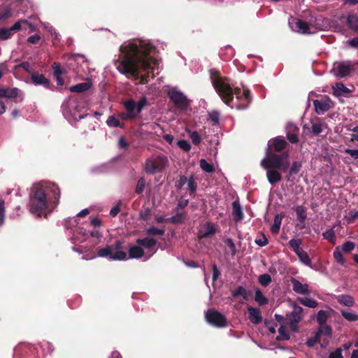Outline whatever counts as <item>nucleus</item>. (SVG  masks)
Returning <instances> with one entry per match:
<instances>
[{"mask_svg": "<svg viewBox=\"0 0 358 358\" xmlns=\"http://www.w3.org/2000/svg\"><path fill=\"white\" fill-rule=\"evenodd\" d=\"M12 16V11L9 8H4L0 10V21H5Z\"/></svg>", "mask_w": 358, "mask_h": 358, "instance_id": "nucleus-53", "label": "nucleus"}, {"mask_svg": "<svg viewBox=\"0 0 358 358\" xmlns=\"http://www.w3.org/2000/svg\"><path fill=\"white\" fill-rule=\"evenodd\" d=\"M327 320V315L326 311L323 310H320L317 315V321L319 325L326 324V322Z\"/></svg>", "mask_w": 358, "mask_h": 358, "instance_id": "nucleus-50", "label": "nucleus"}, {"mask_svg": "<svg viewBox=\"0 0 358 358\" xmlns=\"http://www.w3.org/2000/svg\"><path fill=\"white\" fill-rule=\"evenodd\" d=\"M189 137H190L192 142L194 145H199L201 143V138L197 131H190Z\"/></svg>", "mask_w": 358, "mask_h": 358, "instance_id": "nucleus-56", "label": "nucleus"}, {"mask_svg": "<svg viewBox=\"0 0 358 358\" xmlns=\"http://www.w3.org/2000/svg\"><path fill=\"white\" fill-rule=\"evenodd\" d=\"M136 244L140 245V247L152 249L156 245L157 241L153 238L145 237L144 238H138Z\"/></svg>", "mask_w": 358, "mask_h": 358, "instance_id": "nucleus-22", "label": "nucleus"}, {"mask_svg": "<svg viewBox=\"0 0 358 358\" xmlns=\"http://www.w3.org/2000/svg\"><path fill=\"white\" fill-rule=\"evenodd\" d=\"M287 134L286 137L289 142L295 144L299 142L298 135L295 133L299 131V128L293 123H289L287 125Z\"/></svg>", "mask_w": 358, "mask_h": 358, "instance_id": "nucleus-16", "label": "nucleus"}, {"mask_svg": "<svg viewBox=\"0 0 358 358\" xmlns=\"http://www.w3.org/2000/svg\"><path fill=\"white\" fill-rule=\"evenodd\" d=\"M30 80L34 85H41L45 88H50V80L43 74L33 71L31 73Z\"/></svg>", "mask_w": 358, "mask_h": 358, "instance_id": "nucleus-12", "label": "nucleus"}, {"mask_svg": "<svg viewBox=\"0 0 358 358\" xmlns=\"http://www.w3.org/2000/svg\"><path fill=\"white\" fill-rule=\"evenodd\" d=\"M224 243L229 248L231 255H235L236 254V245L231 238H227L224 240Z\"/></svg>", "mask_w": 358, "mask_h": 358, "instance_id": "nucleus-58", "label": "nucleus"}, {"mask_svg": "<svg viewBox=\"0 0 358 358\" xmlns=\"http://www.w3.org/2000/svg\"><path fill=\"white\" fill-rule=\"evenodd\" d=\"M289 151L282 154L273 153L268 157L263 159L261 166L266 169V178L271 185H274L282 180L280 171L287 172L290 166Z\"/></svg>", "mask_w": 358, "mask_h": 358, "instance_id": "nucleus-3", "label": "nucleus"}, {"mask_svg": "<svg viewBox=\"0 0 358 358\" xmlns=\"http://www.w3.org/2000/svg\"><path fill=\"white\" fill-rule=\"evenodd\" d=\"M355 248V243L352 241H346L345 242L341 247V251L343 252H352Z\"/></svg>", "mask_w": 358, "mask_h": 358, "instance_id": "nucleus-52", "label": "nucleus"}, {"mask_svg": "<svg viewBox=\"0 0 358 358\" xmlns=\"http://www.w3.org/2000/svg\"><path fill=\"white\" fill-rule=\"evenodd\" d=\"M296 27L299 30H301V32L303 34H310V27L307 22L301 20H298V21L296 22Z\"/></svg>", "mask_w": 358, "mask_h": 358, "instance_id": "nucleus-41", "label": "nucleus"}, {"mask_svg": "<svg viewBox=\"0 0 358 358\" xmlns=\"http://www.w3.org/2000/svg\"><path fill=\"white\" fill-rule=\"evenodd\" d=\"M188 178L185 176H182L180 177L179 180H176L175 182V186L178 189H180L185 183H187Z\"/></svg>", "mask_w": 358, "mask_h": 358, "instance_id": "nucleus-63", "label": "nucleus"}, {"mask_svg": "<svg viewBox=\"0 0 358 358\" xmlns=\"http://www.w3.org/2000/svg\"><path fill=\"white\" fill-rule=\"evenodd\" d=\"M310 133L313 136H317L322 131V124L320 122H312Z\"/></svg>", "mask_w": 358, "mask_h": 358, "instance_id": "nucleus-43", "label": "nucleus"}, {"mask_svg": "<svg viewBox=\"0 0 358 358\" xmlns=\"http://www.w3.org/2000/svg\"><path fill=\"white\" fill-rule=\"evenodd\" d=\"M60 197V189L54 183L34 185L29 194V210L33 214L41 217L47 209L48 203L57 205Z\"/></svg>", "mask_w": 358, "mask_h": 358, "instance_id": "nucleus-2", "label": "nucleus"}, {"mask_svg": "<svg viewBox=\"0 0 358 358\" xmlns=\"http://www.w3.org/2000/svg\"><path fill=\"white\" fill-rule=\"evenodd\" d=\"M278 333L279 335L276 338L278 341H287L290 338L287 329L283 325L280 326L278 329Z\"/></svg>", "mask_w": 358, "mask_h": 358, "instance_id": "nucleus-39", "label": "nucleus"}, {"mask_svg": "<svg viewBox=\"0 0 358 358\" xmlns=\"http://www.w3.org/2000/svg\"><path fill=\"white\" fill-rule=\"evenodd\" d=\"M154 50L152 45L141 40L138 44L129 43L122 45L119 57L115 62L117 70L123 75L138 78L141 70L147 71L150 69L154 58L150 55Z\"/></svg>", "mask_w": 358, "mask_h": 358, "instance_id": "nucleus-1", "label": "nucleus"}, {"mask_svg": "<svg viewBox=\"0 0 358 358\" xmlns=\"http://www.w3.org/2000/svg\"><path fill=\"white\" fill-rule=\"evenodd\" d=\"M13 33L10 29H0V40H7L13 36Z\"/></svg>", "mask_w": 358, "mask_h": 358, "instance_id": "nucleus-54", "label": "nucleus"}, {"mask_svg": "<svg viewBox=\"0 0 358 358\" xmlns=\"http://www.w3.org/2000/svg\"><path fill=\"white\" fill-rule=\"evenodd\" d=\"M271 281V276L268 273L262 274L259 276V282L264 287H267Z\"/></svg>", "mask_w": 358, "mask_h": 358, "instance_id": "nucleus-46", "label": "nucleus"}, {"mask_svg": "<svg viewBox=\"0 0 358 358\" xmlns=\"http://www.w3.org/2000/svg\"><path fill=\"white\" fill-rule=\"evenodd\" d=\"M187 182L190 195H194L197 189V183L196 182L193 175L188 178Z\"/></svg>", "mask_w": 358, "mask_h": 358, "instance_id": "nucleus-40", "label": "nucleus"}, {"mask_svg": "<svg viewBox=\"0 0 358 358\" xmlns=\"http://www.w3.org/2000/svg\"><path fill=\"white\" fill-rule=\"evenodd\" d=\"M337 301L340 304L345 306L352 307L355 304V300L352 296L347 294H341L337 297Z\"/></svg>", "mask_w": 358, "mask_h": 358, "instance_id": "nucleus-27", "label": "nucleus"}, {"mask_svg": "<svg viewBox=\"0 0 358 358\" xmlns=\"http://www.w3.org/2000/svg\"><path fill=\"white\" fill-rule=\"evenodd\" d=\"M185 217V214L182 212H180L178 208L175 209V215L169 218L168 221L173 224H180L183 222Z\"/></svg>", "mask_w": 358, "mask_h": 358, "instance_id": "nucleus-29", "label": "nucleus"}, {"mask_svg": "<svg viewBox=\"0 0 358 358\" xmlns=\"http://www.w3.org/2000/svg\"><path fill=\"white\" fill-rule=\"evenodd\" d=\"M269 142L270 149L275 152H282L289 146L285 138L280 136L272 138Z\"/></svg>", "mask_w": 358, "mask_h": 358, "instance_id": "nucleus-11", "label": "nucleus"}, {"mask_svg": "<svg viewBox=\"0 0 358 358\" xmlns=\"http://www.w3.org/2000/svg\"><path fill=\"white\" fill-rule=\"evenodd\" d=\"M205 317L206 321L214 327L222 328L227 326L226 317L216 310H208L206 313Z\"/></svg>", "mask_w": 358, "mask_h": 358, "instance_id": "nucleus-7", "label": "nucleus"}, {"mask_svg": "<svg viewBox=\"0 0 358 358\" xmlns=\"http://www.w3.org/2000/svg\"><path fill=\"white\" fill-rule=\"evenodd\" d=\"M346 24L354 32L358 34V16L350 14L347 17Z\"/></svg>", "mask_w": 358, "mask_h": 358, "instance_id": "nucleus-24", "label": "nucleus"}, {"mask_svg": "<svg viewBox=\"0 0 358 358\" xmlns=\"http://www.w3.org/2000/svg\"><path fill=\"white\" fill-rule=\"evenodd\" d=\"M216 225L213 222H206L199 231V238H206L215 234Z\"/></svg>", "mask_w": 358, "mask_h": 358, "instance_id": "nucleus-13", "label": "nucleus"}, {"mask_svg": "<svg viewBox=\"0 0 358 358\" xmlns=\"http://www.w3.org/2000/svg\"><path fill=\"white\" fill-rule=\"evenodd\" d=\"M201 169L207 173H213L215 171L214 166L208 163L206 159H201L199 162Z\"/></svg>", "mask_w": 358, "mask_h": 358, "instance_id": "nucleus-38", "label": "nucleus"}, {"mask_svg": "<svg viewBox=\"0 0 358 358\" xmlns=\"http://www.w3.org/2000/svg\"><path fill=\"white\" fill-rule=\"evenodd\" d=\"M296 255L301 262H302L303 264L306 266H311V259L309 257L308 254L306 251L302 250L299 252H297Z\"/></svg>", "mask_w": 358, "mask_h": 358, "instance_id": "nucleus-35", "label": "nucleus"}, {"mask_svg": "<svg viewBox=\"0 0 358 358\" xmlns=\"http://www.w3.org/2000/svg\"><path fill=\"white\" fill-rule=\"evenodd\" d=\"M210 80L216 92L218 94L222 101L227 106H231L234 100V95L236 96L238 100L241 99L242 92L239 87H232L227 77L221 76L220 71L211 69L210 70Z\"/></svg>", "mask_w": 358, "mask_h": 358, "instance_id": "nucleus-4", "label": "nucleus"}, {"mask_svg": "<svg viewBox=\"0 0 358 358\" xmlns=\"http://www.w3.org/2000/svg\"><path fill=\"white\" fill-rule=\"evenodd\" d=\"M290 282L292 285V289L294 292L302 295L310 294V292L307 284H302L299 280L294 278H291Z\"/></svg>", "mask_w": 358, "mask_h": 358, "instance_id": "nucleus-14", "label": "nucleus"}, {"mask_svg": "<svg viewBox=\"0 0 358 358\" xmlns=\"http://www.w3.org/2000/svg\"><path fill=\"white\" fill-rule=\"evenodd\" d=\"M324 239L328 240L329 242L334 243L336 240L335 232L333 229L327 230L322 234Z\"/></svg>", "mask_w": 358, "mask_h": 358, "instance_id": "nucleus-49", "label": "nucleus"}, {"mask_svg": "<svg viewBox=\"0 0 358 358\" xmlns=\"http://www.w3.org/2000/svg\"><path fill=\"white\" fill-rule=\"evenodd\" d=\"M333 255H334V259L336 260V262L338 264H339L342 266H344L345 264L346 260L344 258L343 255H342V252L341 251L339 246L336 248V249L333 253Z\"/></svg>", "mask_w": 358, "mask_h": 358, "instance_id": "nucleus-33", "label": "nucleus"}, {"mask_svg": "<svg viewBox=\"0 0 358 358\" xmlns=\"http://www.w3.org/2000/svg\"><path fill=\"white\" fill-rule=\"evenodd\" d=\"M211 267H212V272H213V276H212L213 281L215 282L219 278V277L221 275V272L215 264H213Z\"/></svg>", "mask_w": 358, "mask_h": 358, "instance_id": "nucleus-59", "label": "nucleus"}, {"mask_svg": "<svg viewBox=\"0 0 358 358\" xmlns=\"http://www.w3.org/2000/svg\"><path fill=\"white\" fill-rule=\"evenodd\" d=\"M123 248V241H117L113 245L99 248L97 255L101 257H107L110 260H124L127 258V253L121 250Z\"/></svg>", "mask_w": 358, "mask_h": 358, "instance_id": "nucleus-5", "label": "nucleus"}, {"mask_svg": "<svg viewBox=\"0 0 358 358\" xmlns=\"http://www.w3.org/2000/svg\"><path fill=\"white\" fill-rule=\"evenodd\" d=\"M239 100L241 103L236 105L234 107L238 110L246 109L252 100L250 91L248 89H244L242 92L241 98Z\"/></svg>", "mask_w": 358, "mask_h": 358, "instance_id": "nucleus-15", "label": "nucleus"}, {"mask_svg": "<svg viewBox=\"0 0 358 358\" xmlns=\"http://www.w3.org/2000/svg\"><path fill=\"white\" fill-rule=\"evenodd\" d=\"M315 111L318 115H322L328 111L332 106L333 102L328 96H322L320 99L313 101Z\"/></svg>", "mask_w": 358, "mask_h": 358, "instance_id": "nucleus-9", "label": "nucleus"}, {"mask_svg": "<svg viewBox=\"0 0 358 358\" xmlns=\"http://www.w3.org/2000/svg\"><path fill=\"white\" fill-rule=\"evenodd\" d=\"M232 215L236 222L243 219V213L238 201H235L232 203Z\"/></svg>", "mask_w": 358, "mask_h": 358, "instance_id": "nucleus-19", "label": "nucleus"}, {"mask_svg": "<svg viewBox=\"0 0 358 358\" xmlns=\"http://www.w3.org/2000/svg\"><path fill=\"white\" fill-rule=\"evenodd\" d=\"M92 86L91 83L85 82L71 86L69 90L71 92L81 93L88 90Z\"/></svg>", "mask_w": 358, "mask_h": 358, "instance_id": "nucleus-26", "label": "nucleus"}, {"mask_svg": "<svg viewBox=\"0 0 358 358\" xmlns=\"http://www.w3.org/2000/svg\"><path fill=\"white\" fill-rule=\"evenodd\" d=\"M18 89H6V98H16L18 96Z\"/></svg>", "mask_w": 358, "mask_h": 358, "instance_id": "nucleus-64", "label": "nucleus"}, {"mask_svg": "<svg viewBox=\"0 0 358 358\" xmlns=\"http://www.w3.org/2000/svg\"><path fill=\"white\" fill-rule=\"evenodd\" d=\"M52 67L54 71V74L55 76H61L64 73V71L61 68V65L59 63L54 62Z\"/></svg>", "mask_w": 358, "mask_h": 358, "instance_id": "nucleus-62", "label": "nucleus"}, {"mask_svg": "<svg viewBox=\"0 0 358 358\" xmlns=\"http://www.w3.org/2000/svg\"><path fill=\"white\" fill-rule=\"evenodd\" d=\"M302 168V163L299 161H294L288 169L287 174L285 176L287 181H289L292 176L298 174Z\"/></svg>", "mask_w": 358, "mask_h": 358, "instance_id": "nucleus-17", "label": "nucleus"}, {"mask_svg": "<svg viewBox=\"0 0 358 358\" xmlns=\"http://www.w3.org/2000/svg\"><path fill=\"white\" fill-rule=\"evenodd\" d=\"M333 94L335 96H343L349 94L351 91L343 83H337L335 86H333Z\"/></svg>", "mask_w": 358, "mask_h": 358, "instance_id": "nucleus-20", "label": "nucleus"}, {"mask_svg": "<svg viewBox=\"0 0 358 358\" xmlns=\"http://www.w3.org/2000/svg\"><path fill=\"white\" fill-rule=\"evenodd\" d=\"M249 314V320L255 324H259L262 321V317L259 309L252 306L248 308Z\"/></svg>", "mask_w": 358, "mask_h": 358, "instance_id": "nucleus-18", "label": "nucleus"}, {"mask_svg": "<svg viewBox=\"0 0 358 358\" xmlns=\"http://www.w3.org/2000/svg\"><path fill=\"white\" fill-rule=\"evenodd\" d=\"M144 250L140 245H133L129 249V257L131 259H139L144 255Z\"/></svg>", "mask_w": 358, "mask_h": 358, "instance_id": "nucleus-23", "label": "nucleus"}, {"mask_svg": "<svg viewBox=\"0 0 358 358\" xmlns=\"http://www.w3.org/2000/svg\"><path fill=\"white\" fill-rule=\"evenodd\" d=\"M123 106L126 111L131 115H133L134 118H136L138 116V114L136 113V103L133 99L125 101L123 102Z\"/></svg>", "mask_w": 358, "mask_h": 358, "instance_id": "nucleus-21", "label": "nucleus"}, {"mask_svg": "<svg viewBox=\"0 0 358 358\" xmlns=\"http://www.w3.org/2000/svg\"><path fill=\"white\" fill-rule=\"evenodd\" d=\"M167 157L162 155L150 157L146 159L144 164V171L146 173L154 175L156 173H161L168 164Z\"/></svg>", "mask_w": 358, "mask_h": 358, "instance_id": "nucleus-6", "label": "nucleus"}, {"mask_svg": "<svg viewBox=\"0 0 358 358\" xmlns=\"http://www.w3.org/2000/svg\"><path fill=\"white\" fill-rule=\"evenodd\" d=\"M297 219L301 224H304L306 219V208L303 206H298L294 209Z\"/></svg>", "mask_w": 358, "mask_h": 358, "instance_id": "nucleus-31", "label": "nucleus"}, {"mask_svg": "<svg viewBox=\"0 0 358 358\" xmlns=\"http://www.w3.org/2000/svg\"><path fill=\"white\" fill-rule=\"evenodd\" d=\"M302 243L303 241L301 238H292L289 241L288 245L296 255L297 252H299L303 250V248L301 247Z\"/></svg>", "mask_w": 358, "mask_h": 358, "instance_id": "nucleus-30", "label": "nucleus"}, {"mask_svg": "<svg viewBox=\"0 0 358 358\" xmlns=\"http://www.w3.org/2000/svg\"><path fill=\"white\" fill-rule=\"evenodd\" d=\"M147 104V99L145 96H143L139 101L136 103V110L138 115L141 113L144 106Z\"/></svg>", "mask_w": 358, "mask_h": 358, "instance_id": "nucleus-60", "label": "nucleus"}, {"mask_svg": "<svg viewBox=\"0 0 358 358\" xmlns=\"http://www.w3.org/2000/svg\"><path fill=\"white\" fill-rule=\"evenodd\" d=\"M320 334H315V336L314 337H312V338H309L307 341H306V345L310 347V348H312L313 347L317 342L320 341Z\"/></svg>", "mask_w": 358, "mask_h": 358, "instance_id": "nucleus-61", "label": "nucleus"}, {"mask_svg": "<svg viewBox=\"0 0 358 358\" xmlns=\"http://www.w3.org/2000/svg\"><path fill=\"white\" fill-rule=\"evenodd\" d=\"M280 225H281V217H280L279 215H277L275 216L273 224L271 227V232L275 234H278L280 231Z\"/></svg>", "mask_w": 358, "mask_h": 358, "instance_id": "nucleus-42", "label": "nucleus"}, {"mask_svg": "<svg viewBox=\"0 0 358 358\" xmlns=\"http://www.w3.org/2000/svg\"><path fill=\"white\" fill-rule=\"evenodd\" d=\"M178 146L185 152H188L191 149L190 143L186 140H179L177 142Z\"/></svg>", "mask_w": 358, "mask_h": 358, "instance_id": "nucleus-57", "label": "nucleus"}, {"mask_svg": "<svg viewBox=\"0 0 358 358\" xmlns=\"http://www.w3.org/2000/svg\"><path fill=\"white\" fill-rule=\"evenodd\" d=\"M333 70L336 77L344 78L348 76L350 73L354 70V66L350 64V62H336L334 64Z\"/></svg>", "mask_w": 358, "mask_h": 358, "instance_id": "nucleus-10", "label": "nucleus"}, {"mask_svg": "<svg viewBox=\"0 0 358 358\" xmlns=\"http://www.w3.org/2000/svg\"><path fill=\"white\" fill-rule=\"evenodd\" d=\"M145 186V180L143 177L138 179L135 189V192L137 194H141L143 192Z\"/></svg>", "mask_w": 358, "mask_h": 358, "instance_id": "nucleus-48", "label": "nucleus"}, {"mask_svg": "<svg viewBox=\"0 0 358 358\" xmlns=\"http://www.w3.org/2000/svg\"><path fill=\"white\" fill-rule=\"evenodd\" d=\"M303 308L301 306H295L293 311L288 315L289 322H299L302 319Z\"/></svg>", "mask_w": 358, "mask_h": 358, "instance_id": "nucleus-25", "label": "nucleus"}, {"mask_svg": "<svg viewBox=\"0 0 358 358\" xmlns=\"http://www.w3.org/2000/svg\"><path fill=\"white\" fill-rule=\"evenodd\" d=\"M147 234L149 236H162L164 234V229H157L155 227H149L147 231Z\"/></svg>", "mask_w": 358, "mask_h": 358, "instance_id": "nucleus-51", "label": "nucleus"}, {"mask_svg": "<svg viewBox=\"0 0 358 358\" xmlns=\"http://www.w3.org/2000/svg\"><path fill=\"white\" fill-rule=\"evenodd\" d=\"M255 300L259 306H264L268 303V299L266 298L259 289L255 291Z\"/></svg>", "mask_w": 358, "mask_h": 358, "instance_id": "nucleus-32", "label": "nucleus"}, {"mask_svg": "<svg viewBox=\"0 0 358 358\" xmlns=\"http://www.w3.org/2000/svg\"><path fill=\"white\" fill-rule=\"evenodd\" d=\"M208 120H210L213 125H217L220 122V113L216 110H213L208 113Z\"/></svg>", "mask_w": 358, "mask_h": 358, "instance_id": "nucleus-47", "label": "nucleus"}, {"mask_svg": "<svg viewBox=\"0 0 358 358\" xmlns=\"http://www.w3.org/2000/svg\"><path fill=\"white\" fill-rule=\"evenodd\" d=\"M231 295L233 297H237L238 296H243L245 300L248 299V292L242 286H238L236 289L232 291Z\"/></svg>", "mask_w": 358, "mask_h": 358, "instance_id": "nucleus-34", "label": "nucleus"}, {"mask_svg": "<svg viewBox=\"0 0 358 358\" xmlns=\"http://www.w3.org/2000/svg\"><path fill=\"white\" fill-rule=\"evenodd\" d=\"M80 59H81L84 61L85 57H84V56L80 55H72L68 58L67 62H66V65L71 70L76 71V64L78 63V61Z\"/></svg>", "mask_w": 358, "mask_h": 358, "instance_id": "nucleus-28", "label": "nucleus"}, {"mask_svg": "<svg viewBox=\"0 0 358 358\" xmlns=\"http://www.w3.org/2000/svg\"><path fill=\"white\" fill-rule=\"evenodd\" d=\"M167 94L177 108L185 110L189 105V101L187 96L180 91L173 89L169 90Z\"/></svg>", "mask_w": 358, "mask_h": 358, "instance_id": "nucleus-8", "label": "nucleus"}, {"mask_svg": "<svg viewBox=\"0 0 358 358\" xmlns=\"http://www.w3.org/2000/svg\"><path fill=\"white\" fill-rule=\"evenodd\" d=\"M106 123L110 127H120L123 128L124 124H121L120 120L114 115H110L108 117Z\"/></svg>", "mask_w": 358, "mask_h": 358, "instance_id": "nucleus-37", "label": "nucleus"}, {"mask_svg": "<svg viewBox=\"0 0 358 358\" xmlns=\"http://www.w3.org/2000/svg\"><path fill=\"white\" fill-rule=\"evenodd\" d=\"M22 24H29L30 27H32L31 24L29 23L27 20H20L16 22L10 29L12 31V32L19 31L21 29Z\"/></svg>", "mask_w": 358, "mask_h": 358, "instance_id": "nucleus-55", "label": "nucleus"}, {"mask_svg": "<svg viewBox=\"0 0 358 358\" xmlns=\"http://www.w3.org/2000/svg\"><path fill=\"white\" fill-rule=\"evenodd\" d=\"M299 301L303 306L309 308H315L318 304L317 301L310 298H301Z\"/></svg>", "mask_w": 358, "mask_h": 358, "instance_id": "nucleus-44", "label": "nucleus"}, {"mask_svg": "<svg viewBox=\"0 0 358 358\" xmlns=\"http://www.w3.org/2000/svg\"><path fill=\"white\" fill-rule=\"evenodd\" d=\"M342 316L349 322H355L358 320V315L355 313L348 311L346 310H341Z\"/></svg>", "mask_w": 358, "mask_h": 358, "instance_id": "nucleus-36", "label": "nucleus"}, {"mask_svg": "<svg viewBox=\"0 0 358 358\" xmlns=\"http://www.w3.org/2000/svg\"><path fill=\"white\" fill-rule=\"evenodd\" d=\"M317 334H320V336L321 334L330 337L332 334V329L330 326L327 324L320 325V329Z\"/></svg>", "mask_w": 358, "mask_h": 358, "instance_id": "nucleus-45", "label": "nucleus"}]
</instances>
